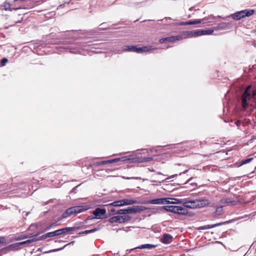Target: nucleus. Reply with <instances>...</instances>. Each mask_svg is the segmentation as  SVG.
<instances>
[{
  "instance_id": "nucleus-3",
  "label": "nucleus",
  "mask_w": 256,
  "mask_h": 256,
  "mask_svg": "<svg viewBox=\"0 0 256 256\" xmlns=\"http://www.w3.org/2000/svg\"><path fill=\"white\" fill-rule=\"evenodd\" d=\"M90 208L89 206H78L68 208L62 214L64 218H66L73 214L84 212Z\"/></svg>"
},
{
  "instance_id": "nucleus-9",
  "label": "nucleus",
  "mask_w": 256,
  "mask_h": 256,
  "mask_svg": "<svg viewBox=\"0 0 256 256\" xmlns=\"http://www.w3.org/2000/svg\"><path fill=\"white\" fill-rule=\"evenodd\" d=\"M106 210L104 208H96L92 212L95 218L97 219H102L106 218Z\"/></svg>"
},
{
  "instance_id": "nucleus-23",
  "label": "nucleus",
  "mask_w": 256,
  "mask_h": 256,
  "mask_svg": "<svg viewBox=\"0 0 256 256\" xmlns=\"http://www.w3.org/2000/svg\"><path fill=\"white\" fill-rule=\"evenodd\" d=\"M252 160H253V158H251L242 160L240 162V164L238 166H240L242 165L247 164L250 162Z\"/></svg>"
},
{
  "instance_id": "nucleus-1",
  "label": "nucleus",
  "mask_w": 256,
  "mask_h": 256,
  "mask_svg": "<svg viewBox=\"0 0 256 256\" xmlns=\"http://www.w3.org/2000/svg\"><path fill=\"white\" fill-rule=\"evenodd\" d=\"M240 102L242 108L244 110L247 109L252 102H255L253 97V89L250 86H248L240 97Z\"/></svg>"
},
{
  "instance_id": "nucleus-30",
  "label": "nucleus",
  "mask_w": 256,
  "mask_h": 256,
  "mask_svg": "<svg viewBox=\"0 0 256 256\" xmlns=\"http://www.w3.org/2000/svg\"><path fill=\"white\" fill-rule=\"evenodd\" d=\"M8 60L6 58H3L2 60H1V64H2V66H4L5 65V64L8 62Z\"/></svg>"
},
{
  "instance_id": "nucleus-37",
  "label": "nucleus",
  "mask_w": 256,
  "mask_h": 256,
  "mask_svg": "<svg viewBox=\"0 0 256 256\" xmlns=\"http://www.w3.org/2000/svg\"><path fill=\"white\" fill-rule=\"evenodd\" d=\"M54 224H52L51 225H50L49 226L47 227L46 230H50V228H52V226H54Z\"/></svg>"
},
{
  "instance_id": "nucleus-49",
  "label": "nucleus",
  "mask_w": 256,
  "mask_h": 256,
  "mask_svg": "<svg viewBox=\"0 0 256 256\" xmlns=\"http://www.w3.org/2000/svg\"><path fill=\"white\" fill-rule=\"evenodd\" d=\"M67 245H68V244L65 245V246H64V247L66 246H67Z\"/></svg>"
},
{
  "instance_id": "nucleus-14",
  "label": "nucleus",
  "mask_w": 256,
  "mask_h": 256,
  "mask_svg": "<svg viewBox=\"0 0 256 256\" xmlns=\"http://www.w3.org/2000/svg\"><path fill=\"white\" fill-rule=\"evenodd\" d=\"M120 160V158H116L112 160H104L102 162H97L96 164L97 165H103V164H112L114 162H118Z\"/></svg>"
},
{
  "instance_id": "nucleus-32",
  "label": "nucleus",
  "mask_w": 256,
  "mask_h": 256,
  "mask_svg": "<svg viewBox=\"0 0 256 256\" xmlns=\"http://www.w3.org/2000/svg\"><path fill=\"white\" fill-rule=\"evenodd\" d=\"M66 228V232H67L72 231V230H74V228L73 227H68V228Z\"/></svg>"
},
{
  "instance_id": "nucleus-31",
  "label": "nucleus",
  "mask_w": 256,
  "mask_h": 256,
  "mask_svg": "<svg viewBox=\"0 0 256 256\" xmlns=\"http://www.w3.org/2000/svg\"><path fill=\"white\" fill-rule=\"evenodd\" d=\"M58 230V232L60 233V234H65V233L67 232H66V230L65 228H62L59 229V230Z\"/></svg>"
},
{
  "instance_id": "nucleus-6",
  "label": "nucleus",
  "mask_w": 256,
  "mask_h": 256,
  "mask_svg": "<svg viewBox=\"0 0 256 256\" xmlns=\"http://www.w3.org/2000/svg\"><path fill=\"white\" fill-rule=\"evenodd\" d=\"M162 208L167 212L180 214H186L187 213V210L181 206H164Z\"/></svg>"
},
{
  "instance_id": "nucleus-36",
  "label": "nucleus",
  "mask_w": 256,
  "mask_h": 256,
  "mask_svg": "<svg viewBox=\"0 0 256 256\" xmlns=\"http://www.w3.org/2000/svg\"><path fill=\"white\" fill-rule=\"evenodd\" d=\"M241 124V121L240 120H237L236 122V125L238 126H239L240 125V124Z\"/></svg>"
},
{
  "instance_id": "nucleus-24",
  "label": "nucleus",
  "mask_w": 256,
  "mask_h": 256,
  "mask_svg": "<svg viewBox=\"0 0 256 256\" xmlns=\"http://www.w3.org/2000/svg\"><path fill=\"white\" fill-rule=\"evenodd\" d=\"M152 157H144L142 158H140L138 160V162H150L152 160Z\"/></svg>"
},
{
  "instance_id": "nucleus-2",
  "label": "nucleus",
  "mask_w": 256,
  "mask_h": 256,
  "mask_svg": "<svg viewBox=\"0 0 256 256\" xmlns=\"http://www.w3.org/2000/svg\"><path fill=\"white\" fill-rule=\"evenodd\" d=\"M209 204L210 202L207 199L188 200L183 203L184 206L190 208H202Z\"/></svg>"
},
{
  "instance_id": "nucleus-7",
  "label": "nucleus",
  "mask_w": 256,
  "mask_h": 256,
  "mask_svg": "<svg viewBox=\"0 0 256 256\" xmlns=\"http://www.w3.org/2000/svg\"><path fill=\"white\" fill-rule=\"evenodd\" d=\"M138 202L136 200H130V199H122L119 200L114 202L108 204L109 206H122L127 205H130L132 204H138Z\"/></svg>"
},
{
  "instance_id": "nucleus-43",
  "label": "nucleus",
  "mask_w": 256,
  "mask_h": 256,
  "mask_svg": "<svg viewBox=\"0 0 256 256\" xmlns=\"http://www.w3.org/2000/svg\"><path fill=\"white\" fill-rule=\"evenodd\" d=\"M64 248H58V249H56V250H54V251H56V250H62Z\"/></svg>"
},
{
  "instance_id": "nucleus-38",
  "label": "nucleus",
  "mask_w": 256,
  "mask_h": 256,
  "mask_svg": "<svg viewBox=\"0 0 256 256\" xmlns=\"http://www.w3.org/2000/svg\"><path fill=\"white\" fill-rule=\"evenodd\" d=\"M4 241V237H0V244L3 243Z\"/></svg>"
},
{
  "instance_id": "nucleus-33",
  "label": "nucleus",
  "mask_w": 256,
  "mask_h": 256,
  "mask_svg": "<svg viewBox=\"0 0 256 256\" xmlns=\"http://www.w3.org/2000/svg\"><path fill=\"white\" fill-rule=\"evenodd\" d=\"M253 97H254L255 102H256V89H253Z\"/></svg>"
},
{
  "instance_id": "nucleus-22",
  "label": "nucleus",
  "mask_w": 256,
  "mask_h": 256,
  "mask_svg": "<svg viewBox=\"0 0 256 256\" xmlns=\"http://www.w3.org/2000/svg\"><path fill=\"white\" fill-rule=\"evenodd\" d=\"M98 228H95L90 230H86L83 232H81L79 233L80 234H87L90 233H92L98 230Z\"/></svg>"
},
{
  "instance_id": "nucleus-19",
  "label": "nucleus",
  "mask_w": 256,
  "mask_h": 256,
  "mask_svg": "<svg viewBox=\"0 0 256 256\" xmlns=\"http://www.w3.org/2000/svg\"><path fill=\"white\" fill-rule=\"evenodd\" d=\"M221 202L222 204H230L231 205H235L236 204V202L235 201H232L230 200L229 198H226L222 199L221 200Z\"/></svg>"
},
{
  "instance_id": "nucleus-34",
  "label": "nucleus",
  "mask_w": 256,
  "mask_h": 256,
  "mask_svg": "<svg viewBox=\"0 0 256 256\" xmlns=\"http://www.w3.org/2000/svg\"><path fill=\"white\" fill-rule=\"evenodd\" d=\"M186 24H188V25L194 24V20H190L186 22Z\"/></svg>"
},
{
  "instance_id": "nucleus-21",
  "label": "nucleus",
  "mask_w": 256,
  "mask_h": 256,
  "mask_svg": "<svg viewBox=\"0 0 256 256\" xmlns=\"http://www.w3.org/2000/svg\"><path fill=\"white\" fill-rule=\"evenodd\" d=\"M155 248V246L151 244H142L137 248H140V249H144V248H147V249H151L152 248Z\"/></svg>"
},
{
  "instance_id": "nucleus-13",
  "label": "nucleus",
  "mask_w": 256,
  "mask_h": 256,
  "mask_svg": "<svg viewBox=\"0 0 256 256\" xmlns=\"http://www.w3.org/2000/svg\"><path fill=\"white\" fill-rule=\"evenodd\" d=\"M172 240V236L170 234H164L162 238V242L164 244H169L171 242Z\"/></svg>"
},
{
  "instance_id": "nucleus-8",
  "label": "nucleus",
  "mask_w": 256,
  "mask_h": 256,
  "mask_svg": "<svg viewBox=\"0 0 256 256\" xmlns=\"http://www.w3.org/2000/svg\"><path fill=\"white\" fill-rule=\"evenodd\" d=\"M184 38V32H182L178 36L160 38L159 42L160 44H166L168 42H174L176 40H180Z\"/></svg>"
},
{
  "instance_id": "nucleus-5",
  "label": "nucleus",
  "mask_w": 256,
  "mask_h": 256,
  "mask_svg": "<svg viewBox=\"0 0 256 256\" xmlns=\"http://www.w3.org/2000/svg\"><path fill=\"white\" fill-rule=\"evenodd\" d=\"M254 10L252 9H246L235 12L231 16L235 20H240L246 16H250L254 14Z\"/></svg>"
},
{
  "instance_id": "nucleus-27",
  "label": "nucleus",
  "mask_w": 256,
  "mask_h": 256,
  "mask_svg": "<svg viewBox=\"0 0 256 256\" xmlns=\"http://www.w3.org/2000/svg\"><path fill=\"white\" fill-rule=\"evenodd\" d=\"M214 30H202V35H209L212 34Z\"/></svg>"
},
{
  "instance_id": "nucleus-45",
  "label": "nucleus",
  "mask_w": 256,
  "mask_h": 256,
  "mask_svg": "<svg viewBox=\"0 0 256 256\" xmlns=\"http://www.w3.org/2000/svg\"><path fill=\"white\" fill-rule=\"evenodd\" d=\"M157 174H162L160 172H157Z\"/></svg>"
},
{
  "instance_id": "nucleus-25",
  "label": "nucleus",
  "mask_w": 256,
  "mask_h": 256,
  "mask_svg": "<svg viewBox=\"0 0 256 256\" xmlns=\"http://www.w3.org/2000/svg\"><path fill=\"white\" fill-rule=\"evenodd\" d=\"M130 217L128 216H121V223H124L126 222H128L130 220Z\"/></svg>"
},
{
  "instance_id": "nucleus-29",
  "label": "nucleus",
  "mask_w": 256,
  "mask_h": 256,
  "mask_svg": "<svg viewBox=\"0 0 256 256\" xmlns=\"http://www.w3.org/2000/svg\"><path fill=\"white\" fill-rule=\"evenodd\" d=\"M228 25V24L222 23L218 25V29H222L224 26Z\"/></svg>"
},
{
  "instance_id": "nucleus-20",
  "label": "nucleus",
  "mask_w": 256,
  "mask_h": 256,
  "mask_svg": "<svg viewBox=\"0 0 256 256\" xmlns=\"http://www.w3.org/2000/svg\"><path fill=\"white\" fill-rule=\"evenodd\" d=\"M46 238L48 237H53L54 236H60V233L58 230L54 232H49L46 234Z\"/></svg>"
},
{
  "instance_id": "nucleus-39",
  "label": "nucleus",
  "mask_w": 256,
  "mask_h": 256,
  "mask_svg": "<svg viewBox=\"0 0 256 256\" xmlns=\"http://www.w3.org/2000/svg\"><path fill=\"white\" fill-rule=\"evenodd\" d=\"M94 218H95V217H94H94H92V216H89V217H88V218L85 220V222H86H86H87V221H88V220H92V219H94Z\"/></svg>"
},
{
  "instance_id": "nucleus-4",
  "label": "nucleus",
  "mask_w": 256,
  "mask_h": 256,
  "mask_svg": "<svg viewBox=\"0 0 256 256\" xmlns=\"http://www.w3.org/2000/svg\"><path fill=\"white\" fill-rule=\"evenodd\" d=\"M146 208L144 206H136L132 208H127L120 209L114 214H128L136 213L138 212L146 210Z\"/></svg>"
},
{
  "instance_id": "nucleus-28",
  "label": "nucleus",
  "mask_w": 256,
  "mask_h": 256,
  "mask_svg": "<svg viewBox=\"0 0 256 256\" xmlns=\"http://www.w3.org/2000/svg\"><path fill=\"white\" fill-rule=\"evenodd\" d=\"M208 20V18H203V19H202V20H194V24H200V23H201L202 22H204V21H205V20Z\"/></svg>"
},
{
  "instance_id": "nucleus-42",
  "label": "nucleus",
  "mask_w": 256,
  "mask_h": 256,
  "mask_svg": "<svg viewBox=\"0 0 256 256\" xmlns=\"http://www.w3.org/2000/svg\"><path fill=\"white\" fill-rule=\"evenodd\" d=\"M110 212H112L114 213V212H115V209H114V208H112V209L110 210Z\"/></svg>"
},
{
  "instance_id": "nucleus-26",
  "label": "nucleus",
  "mask_w": 256,
  "mask_h": 256,
  "mask_svg": "<svg viewBox=\"0 0 256 256\" xmlns=\"http://www.w3.org/2000/svg\"><path fill=\"white\" fill-rule=\"evenodd\" d=\"M4 6L5 7V9L6 10H11L12 9H14V8H12L10 2L8 1H6L4 4Z\"/></svg>"
},
{
  "instance_id": "nucleus-41",
  "label": "nucleus",
  "mask_w": 256,
  "mask_h": 256,
  "mask_svg": "<svg viewBox=\"0 0 256 256\" xmlns=\"http://www.w3.org/2000/svg\"><path fill=\"white\" fill-rule=\"evenodd\" d=\"M180 24L182 26L188 25V24H186V22H182Z\"/></svg>"
},
{
  "instance_id": "nucleus-16",
  "label": "nucleus",
  "mask_w": 256,
  "mask_h": 256,
  "mask_svg": "<svg viewBox=\"0 0 256 256\" xmlns=\"http://www.w3.org/2000/svg\"><path fill=\"white\" fill-rule=\"evenodd\" d=\"M156 48L152 46H144L142 48H138V53L144 52H150L151 50H155Z\"/></svg>"
},
{
  "instance_id": "nucleus-47",
  "label": "nucleus",
  "mask_w": 256,
  "mask_h": 256,
  "mask_svg": "<svg viewBox=\"0 0 256 256\" xmlns=\"http://www.w3.org/2000/svg\"><path fill=\"white\" fill-rule=\"evenodd\" d=\"M152 182H156V180H152Z\"/></svg>"
},
{
  "instance_id": "nucleus-46",
  "label": "nucleus",
  "mask_w": 256,
  "mask_h": 256,
  "mask_svg": "<svg viewBox=\"0 0 256 256\" xmlns=\"http://www.w3.org/2000/svg\"><path fill=\"white\" fill-rule=\"evenodd\" d=\"M73 243H74V242H70L68 244H73Z\"/></svg>"
},
{
  "instance_id": "nucleus-11",
  "label": "nucleus",
  "mask_w": 256,
  "mask_h": 256,
  "mask_svg": "<svg viewBox=\"0 0 256 256\" xmlns=\"http://www.w3.org/2000/svg\"><path fill=\"white\" fill-rule=\"evenodd\" d=\"M166 198H159L148 200L145 203L152 204H166Z\"/></svg>"
},
{
  "instance_id": "nucleus-10",
  "label": "nucleus",
  "mask_w": 256,
  "mask_h": 256,
  "mask_svg": "<svg viewBox=\"0 0 256 256\" xmlns=\"http://www.w3.org/2000/svg\"><path fill=\"white\" fill-rule=\"evenodd\" d=\"M184 36L185 38H192L194 36H202V30H198L190 32H184Z\"/></svg>"
},
{
  "instance_id": "nucleus-18",
  "label": "nucleus",
  "mask_w": 256,
  "mask_h": 256,
  "mask_svg": "<svg viewBox=\"0 0 256 256\" xmlns=\"http://www.w3.org/2000/svg\"><path fill=\"white\" fill-rule=\"evenodd\" d=\"M219 225H220V224H212V225H210V224L206 225L204 226H200V227L198 228L197 229L198 230H204L213 228L218 226Z\"/></svg>"
},
{
  "instance_id": "nucleus-40",
  "label": "nucleus",
  "mask_w": 256,
  "mask_h": 256,
  "mask_svg": "<svg viewBox=\"0 0 256 256\" xmlns=\"http://www.w3.org/2000/svg\"><path fill=\"white\" fill-rule=\"evenodd\" d=\"M176 176V174L170 176L168 178H166V180H170V179L172 178H174Z\"/></svg>"
},
{
  "instance_id": "nucleus-15",
  "label": "nucleus",
  "mask_w": 256,
  "mask_h": 256,
  "mask_svg": "<svg viewBox=\"0 0 256 256\" xmlns=\"http://www.w3.org/2000/svg\"><path fill=\"white\" fill-rule=\"evenodd\" d=\"M166 204H178L182 203V200L176 198H166Z\"/></svg>"
},
{
  "instance_id": "nucleus-17",
  "label": "nucleus",
  "mask_w": 256,
  "mask_h": 256,
  "mask_svg": "<svg viewBox=\"0 0 256 256\" xmlns=\"http://www.w3.org/2000/svg\"><path fill=\"white\" fill-rule=\"evenodd\" d=\"M109 222L110 223H121V216H114L109 219Z\"/></svg>"
},
{
  "instance_id": "nucleus-48",
  "label": "nucleus",
  "mask_w": 256,
  "mask_h": 256,
  "mask_svg": "<svg viewBox=\"0 0 256 256\" xmlns=\"http://www.w3.org/2000/svg\"><path fill=\"white\" fill-rule=\"evenodd\" d=\"M186 172H188V170H186L183 173H186Z\"/></svg>"
},
{
  "instance_id": "nucleus-44",
  "label": "nucleus",
  "mask_w": 256,
  "mask_h": 256,
  "mask_svg": "<svg viewBox=\"0 0 256 256\" xmlns=\"http://www.w3.org/2000/svg\"><path fill=\"white\" fill-rule=\"evenodd\" d=\"M130 178H133V179H138V178H127L126 179H130Z\"/></svg>"
},
{
  "instance_id": "nucleus-35",
  "label": "nucleus",
  "mask_w": 256,
  "mask_h": 256,
  "mask_svg": "<svg viewBox=\"0 0 256 256\" xmlns=\"http://www.w3.org/2000/svg\"><path fill=\"white\" fill-rule=\"evenodd\" d=\"M26 242H27V241L22 242H17V244H16L17 247H18V246H21V245H22V244H26Z\"/></svg>"
},
{
  "instance_id": "nucleus-12",
  "label": "nucleus",
  "mask_w": 256,
  "mask_h": 256,
  "mask_svg": "<svg viewBox=\"0 0 256 256\" xmlns=\"http://www.w3.org/2000/svg\"><path fill=\"white\" fill-rule=\"evenodd\" d=\"M123 51L134 52L138 53V48L133 46H125L122 47Z\"/></svg>"
},
{
  "instance_id": "nucleus-50",
  "label": "nucleus",
  "mask_w": 256,
  "mask_h": 256,
  "mask_svg": "<svg viewBox=\"0 0 256 256\" xmlns=\"http://www.w3.org/2000/svg\"><path fill=\"white\" fill-rule=\"evenodd\" d=\"M151 171L152 172H154V170H152Z\"/></svg>"
}]
</instances>
